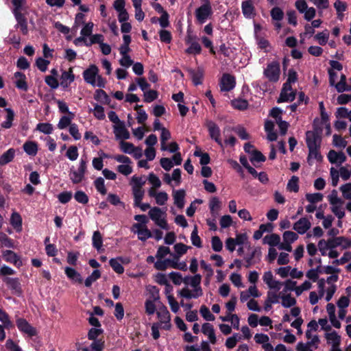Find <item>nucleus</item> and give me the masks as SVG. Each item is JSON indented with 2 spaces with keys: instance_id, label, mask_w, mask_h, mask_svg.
<instances>
[{
  "instance_id": "nucleus-1",
  "label": "nucleus",
  "mask_w": 351,
  "mask_h": 351,
  "mask_svg": "<svg viewBox=\"0 0 351 351\" xmlns=\"http://www.w3.org/2000/svg\"><path fill=\"white\" fill-rule=\"evenodd\" d=\"M83 77L85 82L93 86L104 88L106 85V80L99 74V69L94 64L83 72Z\"/></svg>"
},
{
  "instance_id": "nucleus-2",
  "label": "nucleus",
  "mask_w": 351,
  "mask_h": 351,
  "mask_svg": "<svg viewBox=\"0 0 351 351\" xmlns=\"http://www.w3.org/2000/svg\"><path fill=\"white\" fill-rule=\"evenodd\" d=\"M148 215L156 226L165 230L169 229L167 220L166 210L158 206H154L149 209Z\"/></svg>"
},
{
  "instance_id": "nucleus-3",
  "label": "nucleus",
  "mask_w": 351,
  "mask_h": 351,
  "mask_svg": "<svg viewBox=\"0 0 351 351\" xmlns=\"http://www.w3.org/2000/svg\"><path fill=\"white\" fill-rule=\"evenodd\" d=\"M327 198L330 204V210L334 215L339 219L343 218L345 216L344 202L338 196L337 191L332 190Z\"/></svg>"
},
{
  "instance_id": "nucleus-4",
  "label": "nucleus",
  "mask_w": 351,
  "mask_h": 351,
  "mask_svg": "<svg viewBox=\"0 0 351 351\" xmlns=\"http://www.w3.org/2000/svg\"><path fill=\"white\" fill-rule=\"evenodd\" d=\"M145 181L141 177L134 176L131 180L132 192L134 199V205L139 204L144 196V190L142 189Z\"/></svg>"
},
{
  "instance_id": "nucleus-5",
  "label": "nucleus",
  "mask_w": 351,
  "mask_h": 351,
  "mask_svg": "<svg viewBox=\"0 0 351 351\" xmlns=\"http://www.w3.org/2000/svg\"><path fill=\"white\" fill-rule=\"evenodd\" d=\"M158 324L160 328L165 330H170L171 328V315L167 308L162 304L156 311Z\"/></svg>"
},
{
  "instance_id": "nucleus-6",
  "label": "nucleus",
  "mask_w": 351,
  "mask_h": 351,
  "mask_svg": "<svg viewBox=\"0 0 351 351\" xmlns=\"http://www.w3.org/2000/svg\"><path fill=\"white\" fill-rule=\"evenodd\" d=\"M263 74L269 82H276L280 78V63L278 61L268 63L264 69Z\"/></svg>"
},
{
  "instance_id": "nucleus-7",
  "label": "nucleus",
  "mask_w": 351,
  "mask_h": 351,
  "mask_svg": "<svg viewBox=\"0 0 351 351\" xmlns=\"http://www.w3.org/2000/svg\"><path fill=\"white\" fill-rule=\"evenodd\" d=\"M86 169V162L83 159L80 160V165L77 169H75L73 167L71 168L69 177L73 184H78L83 180L84 178Z\"/></svg>"
},
{
  "instance_id": "nucleus-8",
  "label": "nucleus",
  "mask_w": 351,
  "mask_h": 351,
  "mask_svg": "<svg viewBox=\"0 0 351 351\" xmlns=\"http://www.w3.org/2000/svg\"><path fill=\"white\" fill-rule=\"evenodd\" d=\"M337 280L338 276L336 274H332L330 276L328 277L326 280L324 279V287L326 290L325 300L326 302H329L336 292L337 285L333 282H337Z\"/></svg>"
},
{
  "instance_id": "nucleus-9",
  "label": "nucleus",
  "mask_w": 351,
  "mask_h": 351,
  "mask_svg": "<svg viewBox=\"0 0 351 351\" xmlns=\"http://www.w3.org/2000/svg\"><path fill=\"white\" fill-rule=\"evenodd\" d=\"M213 14L211 4H202L195 11L197 21L200 23H204Z\"/></svg>"
},
{
  "instance_id": "nucleus-10",
  "label": "nucleus",
  "mask_w": 351,
  "mask_h": 351,
  "mask_svg": "<svg viewBox=\"0 0 351 351\" xmlns=\"http://www.w3.org/2000/svg\"><path fill=\"white\" fill-rule=\"evenodd\" d=\"M131 231L137 234L138 239L145 241L152 237L151 231L145 224H133Z\"/></svg>"
},
{
  "instance_id": "nucleus-11",
  "label": "nucleus",
  "mask_w": 351,
  "mask_h": 351,
  "mask_svg": "<svg viewBox=\"0 0 351 351\" xmlns=\"http://www.w3.org/2000/svg\"><path fill=\"white\" fill-rule=\"evenodd\" d=\"M324 279L321 278L317 282V289L318 291H311L309 293V302L311 305L316 304L319 300L326 296V290L324 287Z\"/></svg>"
},
{
  "instance_id": "nucleus-12",
  "label": "nucleus",
  "mask_w": 351,
  "mask_h": 351,
  "mask_svg": "<svg viewBox=\"0 0 351 351\" xmlns=\"http://www.w3.org/2000/svg\"><path fill=\"white\" fill-rule=\"evenodd\" d=\"M152 295V300H147L145 303V312L147 315H153L156 311L155 301H158L160 299L159 290L156 287H152L150 289Z\"/></svg>"
},
{
  "instance_id": "nucleus-13",
  "label": "nucleus",
  "mask_w": 351,
  "mask_h": 351,
  "mask_svg": "<svg viewBox=\"0 0 351 351\" xmlns=\"http://www.w3.org/2000/svg\"><path fill=\"white\" fill-rule=\"evenodd\" d=\"M330 248H335L341 247L342 249L346 250L351 247V239L345 237H337L328 239L326 240Z\"/></svg>"
},
{
  "instance_id": "nucleus-14",
  "label": "nucleus",
  "mask_w": 351,
  "mask_h": 351,
  "mask_svg": "<svg viewBox=\"0 0 351 351\" xmlns=\"http://www.w3.org/2000/svg\"><path fill=\"white\" fill-rule=\"evenodd\" d=\"M210 136L221 147H223V143L222 142L220 135V129L217 125L212 121H209L206 123Z\"/></svg>"
},
{
  "instance_id": "nucleus-15",
  "label": "nucleus",
  "mask_w": 351,
  "mask_h": 351,
  "mask_svg": "<svg viewBox=\"0 0 351 351\" xmlns=\"http://www.w3.org/2000/svg\"><path fill=\"white\" fill-rule=\"evenodd\" d=\"M325 337L327 343L331 346L330 351L341 350L339 348L341 337L336 331L326 333Z\"/></svg>"
},
{
  "instance_id": "nucleus-16",
  "label": "nucleus",
  "mask_w": 351,
  "mask_h": 351,
  "mask_svg": "<svg viewBox=\"0 0 351 351\" xmlns=\"http://www.w3.org/2000/svg\"><path fill=\"white\" fill-rule=\"evenodd\" d=\"M263 280L270 289L279 291L282 285V282L274 279V275L271 271H267L264 273Z\"/></svg>"
},
{
  "instance_id": "nucleus-17",
  "label": "nucleus",
  "mask_w": 351,
  "mask_h": 351,
  "mask_svg": "<svg viewBox=\"0 0 351 351\" xmlns=\"http://www.w3.org/2000/svg\"><path fill=\"white\" fill-rule=\"evenodd\" d=\"M16 326L20 331L29 337L35 336L37 334L36 328L31 326L25 319L18 318L16 319Z\"/></svg>"
},
{
  "instance_id": "nucleus-18",
  "label": "nucleus",
  "mask_w": 351,
  "mask_h": 351,
  "mask_svg": "<svg viewBox=\"0 0 351 351\" xmlns=\"http://www.w3.org/2000/svg\"><path fill=\"white\" fill-rule=\"evenodd\" d=\"M311 227V223L307 217H302L293 226V229L300 234H305Z\"/></svg>"
},
{
  "instance_id": "nucleus-19",
  "label": "nucleus",
  "mask_w": 351,
  "mask_h": 351,
  "mask_svg": "<svg viewBox=\"0 0 351 351\" xmlns=\"http://www.w3.org/2000/svg\"><path fill=\"white\" fill-rule=\"evenodd\" d=\"M113 132L117 139L127 140L130 138V132L127 130L123 121L117 125H113Z\"/></svg>"
},
{
  "instance_id": "nucleus-20",
  "label": "nucleus",
  "mask_w": 351,
  "mask_h": 351,
  "mask_svg": "<svg viewBox=\"0 0 351 351\" xmlns=\"http://www.w3.org/2000/svg\"><path fill=\"white\" fill-rule=\"evenodd\" d=\"M235 77L230 74H223L220 81V88L222 91H230L235 86Z\"/></svg>"
},
{
  "instance_id": "nucleus-21",
  "label": "nucleus",
  "mask_w": 351,
  "mask_h": 351,
  "mask_svg": "<svg viewBox=\"0 0 351 351\" xmlns=\"http://www.w3.org/2000/svg\"><path fill=\"white\" fill-rule=\"evenodd\" d=\"M178 295L188 300L196 299L201 297L203 295L202 289H195L191 290L187 287H185L178 291Z\"/></svg>"
},
{
  "instance_id": "nucleus-22",
  "label": "nucleus",
  "mask_w": 351,
  "mask_h": 351,
  "mask_svg": "<svg viewBox=\"0 0 351 351\" xmlns=\"http://www.w3.org/2000/svg\"><path fill=\"white\" fill-rule=\"evenodd\" d=\"M295 93L293 91L291 85L285 83L278 102L292 101L295 99Z\"/></svg>"
},
{
  "instance_id": "nucleus-23",
  "label": "nucleus",
  "mask_w": 351,
  "mask_h": 351,
  "mask_svg": "<svg viewBox=\"0 0 351 351\" xmlns=\"http://www.w3.org/2000/svg\"><path fill=\"white\" fill-rule=\"evenodd\" d=\"M172 197L174 204L180 209L183 208L185 204V191L184 189H173L172 191Z\"/></svg>"
},
{
  "instance_id": "nucleus-24",
  "label": "nucleus",
  "mask_w": 351,
  "mask_h": 351,
  "mask_svg": "<svg viewBox=\"0 0 351 351\" xmlns=\"http://www.w3.org/2000/svg\"><path fill=\"white\" fill-rule=\"evenodd\" d=\"M306 141L308 148L319 147L321 138L313 131H308L306 133Z\"/></svg>"
},
{
  "instance_id": "nucleus-25",
  "label": "nucleus",
  "mask_w": 351,
  "mask_h": 351,
  "mask_svg": "<svg viewBox=\"0 0 351 351\" xmlns=\"http://www.w3.org/2000/svg\"><path fill=\"white\" fill-rule=\"evenodd\" d=\"M3 259L8 263H12L19 267L22 265V261L17 254L11 250H5L2 253Z\"/></svg>"
},
{
  "instance_id": "nucleus-26",
  "label": "nucleus",
  "mask_w": 351,
  "mask_h": 351,
  "mask_svg": "<svg viewBox=\"0 0 351 351\" xmlns=\"http://www.w3.org/2000/svg\"><path fill=\"white\" fill-rule=\"evenodd\" d=\"M326 311L332 325L336 328H340L341 323L336 317L335 305L332 303H328L326 305Z\"/></svg>"
},
{
  "instance_id": "nucleus-27",
  "label": "nucleus",
  "mask_w": 351,
  "mask_h": 351,
  "mask_svg": "<svg viewBox=\"0 0 351 351\" xmlns=\"http://www.w3.org/2000/svg\"><path fill=\"white\" fill-rule=\"evenodd\" d=\"M202 332L208 337L212 344H215L217 338L215 333V329L210 323H204L202 326Z\"/></svg>"
},
{
  "instance_id": "nucleus-28",
  "label": "nucleus",
  "mask_w": 351,
  "mask_h": 351,
  "mask_svg": "<svg viewBox=\"0 0 351 351\" xmlns=\"http://www.w3.org/2000/svg\"><path fill=\"white\" fill-rule=\"evenodd\" d=\"M17 22L16 27L19 28L23 34L27 35L28 33L27 21L23 14H16L14 15Z\"/></svg>"
},
{
  "instance_id": "nucleus-29",
  "label": "nucleus",
  "mask_w": 351,
  "mask_h": 351,
  "mask_svg": "<svg viewBox=\"0 0 351 351\" xmlns=\"http://www.w3.org/2000/svg\"><path fill=\"white\" fill-rule=\"evenodd\" d=\"M190 77L193 84L197 86L202 83L204 77V71L202 69L198 68L197 69H189L188 70Z\"/></svg>"
},
{
  "instance_id": "nucleus-30",
  "label": "nucleus",
  "mask_w": 351,
  "mask_h": 351,
  "mask_svg": "<svg viewBox=\"0 0 351 351\" xmlns=\"http://www.w3.org/2000/svg\"><path fill=\"white\" fill-rule=\"evenodd\" d=\"M219 319L224 322H230L232 327L234 329H239L240 318L237 314H232L231 313L227 312L226 315L220 316Z\"/></svg>"
},
{
  "instance_id": "nucleus-31",
  "label": "nucleus",
  "mask_w": 351,
  "mask_h": 351,
  "mask_svg": "<svg viewBox=\"0 0 351 351\" xmlns=\"http://www.w3.org/2000/svg\"><path fill=\"white\" fill-rule=\"evenodd\" d=\"M60 80L61 86L64 88L68 87L75 80V76L73 74L72 69L70 68L68 71L62 72Z\"/></svg>"
},
{
  "instance_id": "nucleus-32",
  "label": "nucleus",
  "mask_w": 351,
  "mask_h": 351,
  "mask_svg": "<svg viewBox=\"0 0 351 351\" xmlns=\"http://www.w3.org/2000/svg\"><path fill=\"white\" fill-rule=\"evenodd\" d=\"M242 12L246 18H252L255 15L254 7L252 1H245L241 5Z\"/></svg>"
},
{
  "instance_id": "nucleus-33",
  "label": "nucleus",
  "mask_w": 351,
  "mask_h": 351,
  "mask_svg": "<svg viewBox=\"0 0 351 351\" xmlns=\"http://www.w3.org/2000/svg\"><path fill=\"white\" fill-rule=\"evenodd\" d=\"M328 158L331 163L341 164L346 160V157L343 152L331 150L328 152Z\"/></svg>"
},
{
  "instance_id": "nucleus-34",
  "label": "nucleus",
  "mask_w": 351,
  "mask_h": 351,
  "mask_svg": "<svg viewBox=\"0 0 351 351\" xmlns=\"http://www.w3.org/2000/svg\"><path fill=\"white\" fill-rule=\"evenodd\" d=\"M16 86L23 90H27V84L26 82V76L21 72H16L14 73Z\"/></svg>"
},
{
  "instance_id": "nucleus-35",
  "label": "nucleus",
  "mask_w": 351,
  "mask_h": 351,
  "mask_svg": "<svg viewBox=\"0 0 351 351\" xmlns=\"http://www.w3.org/2000/svg\"><path fill=\"white\" fill-rule=\"evenodd\" d=\"M221 203L217 197H213L209 201V208L211 214L216 217L221 209Z\"/></svg>"
},
{
  "instance_id": "nucleus-36",
  "label": "nucleus",
  "mask_w": 351,
  "mask_h": 351,
  "mask_svg": "<svg viewBox=\"0 0 351 351\" xmlns=\"http://www.w3.org/2000/svg\"><path fill=\"white\" fill-rule=\"evenodd\" d=\"M4 282L15 293H21V284L17 278H5Z\"/></svg>"
},
{
  "instance_id": "nucleus-37",
  "label": "nucleus",
  "mask_w": 351,
  "mask_h": 351,
  "mask_svg": "<svg viewBox=\"0 0 351 351\" xmlns=\"http://www.w3.org/2000/svg\"><path fill=\"white\" fill-rule=\"evenodd\" d=\"M65 274L66 276L73 281L77 282L78 283H82L83 279L80 273H78L75 269L66 267L64 269Z\"/></svg>"
},
{
  "instance_id": "nucleus-38",
  "label": "nucleus",
  "mask_w": 351,
  "mask_h": 351,
  "mask_svg": "<svg viewBox=\"0 0 351 351\" xmlns=\"http://www.w3.org/2000/svg\"><path fill=\"white\" fill-rule=\"evenodd\" d=\"M280 299L281 304L285 308H290L296 304V300L291 294H285V292L283 291L281 293Z\"/></svg>"
},
{
  "instance_id": "nucleus-39",
  "label": "nucleus",
  "mask_w": 351,
  "mask_h": 351,
  "mask_svg": "<svg viewBox=\"0 0 351 351\" xmlns=\"http://www.w3.org/2000/svg\"><path fill=\"white\" fill-rule=\"evenodd\" d=\"M255 39L258 49L263 50L266 53L270 51L271 47L269 40L261 35H257Z\"/></svg>"
},
{
  "instance_id": "nucleus-40",
  "label": "nucleus",
  "mask_w": 351,
  "mask_h": 351,
  "mask_svg": "<svg viewBox=\"0 0 351 351\" xmlns=\"http://www.w3.org/2000/svg\"><path fill=\"white\" fill-rule=\"evenodd\" d=\"M308 150L307 160L310 165H312L315 160L318 162L322 160V157L319 152V147L308 148Z\"/></svg>"
},
{
  "instance_id": "nucleus-41",
  "label": "nucleus",
  "mask_w": 351,
  "mask_h": 351,
  "mask_svg": "<svg viewBox=\"0 0 351 351\" xmlns=\"http://www.w3.org/2000/svg\"><path fill=\"white\" fill-rule=\"evenodd\" d=\"M280 241V237L277 234H271L266 235L263 240L264 244H267L269 246H271V247L278 246Z\"/></svg>"
},
{
  "instance_id": "nucleus-42",
  "label": "nucleus",
  "mask_w": 351,
  "mask_h": 351,
  "mask_svg": "<svg viewBox=\"0 0 351 351\" xmlns=\"http://www.w3.org/2000/svg\"><path fill=\"white\" fill-rule=\"evenodd\" d=\"M75 114L73 112H69V116H62L58 123V128L60 130L65 129L68 126H71L73 123H71L72 119L74 118Z\"/></svg>"
},
{
  "instance_id": "nucleus-43",
  "label": "nucleus",
  "mask_w": 351,
  "mask_h": 351,
  "mask_svg": "<svg viewBox=\"0 0 351 351\" xmlns=\"http://www.w3.org/2000/svg\"><path fill=\"white\" fill-rule=\"evenodd\" d=\"M23 149L29 156H36L38 152V145L34 141H27L23 145Z\"/></svg>"
},
{
  "instance_id": "nucleus-44",
  "label": "nucleus",
  "mask_w": 351,
  "mask_h": 351,
  "mask_svg": "<svg viewBox=\"0 0 351 351\" xmlns=\"http://www.w3.org/2000/svg\"><path fill=\"white\" fill-rule=\"evenodd\" d=\"M15 156V150L10 148L0 156V165H4L11 162Z\"/></svg>"
},
{
  "instance_id": "nucleus-45",
  "label": "nucleus",
  "mask_w": 351,
  "mask_h": 351,
  "mask_svg": "<svg viewBox=\"0 0 351 351\" xmlns=\"http://www.w3.org/2000/svg\"><path fill=\"white\" fill-rule=\"evenodd\" d=\"M7 115L6 120L1 123V127L5 129L10 128L12 125V121L14 117V112L11 108L5 109Z\"/></svg>"
},
{
  "instance_id": "nucleus-46",
  "label": "nucleus",
  "mask_w": 351,
  "mask_h": 351,
  "mask_svg": "<svg viewBox=\"0 0 351 351\" xmlns=\"http://www.w3.org/2000/svg\"><path fill=\"white\" fill-rule=\"evenodd\" d=\"M10 223L15 229L21 230L22 227V218L18 213L14 212L12 214Z\"/></svg>"
},
{
  "instance_id": "nucleus-47",
  "label": "nucleus",
  "mask_w": 351,
  "mask_h": 351,
  "mask_svg": "<svg viewBox=\"0 0 351 351\" xmlns=\"http://www.w3.org/2000/svg\"><path fill=\"white\" fill-rule=\"evenodd\" d=\"M190 247V246H187L182 243H176L173 247L176 252V258L179 259L183 254L186 253Z\"/></svg>"
},
{
  "instance_id": "nucleus-48",
  "label": "nucleus",
  "mask_w": 351,
  "mask_h": 351,
  "mask_svg": "<svg viewBox=\"0 0 351 351\" xmlns=\"http://www.w3.org/2000/svg\"><path fill=\"white\" fill-rule=\"evenodd\" d=\"M170 138H171L170 132L166 128H162V131H161V135H160L161 150H162V151L167 150V145H166V143Z\"/></svg>"
},
{
  "instance_id": "nucleus-49",
  "label": "nucleus",
  "mask_w": 351,
  "mask_h": 351,
  "mask_svg": "<svg viewBox=\"0 0 351 351\" xmlns=\"http://www.w3.org/2000/svg\"><path fill=\"white\" fill-rule=\"evenodd\" d=\"M346 75L342 74L340 81L335 84V88L339 93L350 91L351 90V86L346 84Z\"/></svg>"
},
{
  "instance_id": "nucleus-50",
  "label": "nucleus",
  "mask_w": 351,
  "mask_h": 351,
  "mask_svg": "<svg viewBox=\"0 0 351 351\" xmlns=\"http://www.w3.org/2000/svg\"><path fill=\"white\" fill-rule=\"evenodd\" d=\"M298 182H299L298 177H297L295 176H292L287 183V191H289L290 192L297 193L299 190Z\"/></svg>"
},
{
  "instance_id": "nucleus-51",
  "label": "nucleus",
  "mask_w": 351,
  "mask_h": 351,
  "mask_svg": "<svg viewBox=\"0 0 351 351\" xmlns=\"http://www.w3.org/2000/svg\"><path fill=\"white\" fill-rule=\"evenodd\" d=\"M92 241L93 247L96 248L97 251H99L101 249L103 241L102 236L99 231H95L93 232Z\"/></svg>"
},
{
  "instance_id": "nucleus-52",
  "label": "nucleus",
  "mask_w": 351,
  "mask_h": 351,
  "mask_svg": "<svg viewBox=\"0 0 351 351\" xmlns=\"http://www.w3.org/2000/svg\"><path fill=\"white\" fill-rule=\"evenodd\" d=\"M36 130L45 134H50L53 132V125L49 123H40L36 125Z\"/></svg>"
},
{
  "instance_id": "nucleus-53",
  "label": "nucleus",
  "mask_w": 351,
  "mask_h": 351,
  "mask_svg": "<svg viewBox=\"0 0 351 351\" xmlns=\"http://www.w3.org/2000/svg\"><path fill=\"white\" fill-rule=\"evenodd\" d=\"M312 283L309 280H305L302 284L294 288L297 296L300 295L304 291H308L312 288Z\"/></svg>"
},
{
  "instance_id": "nucleus-54",
  "label": "nucleus",
  "mask_w": 351,
  "mask_h": 351,
  "mask_svg": "<svg viewBox=\"0 0 351 351\" xmlns=\"http://www.w3.org/2000/svg\"><path fill=\"white\" fill-rule=\"evenodd\" d=\"M266 158L258 150L253 151L250 157V160L254 166H256V163L264 162Z\"/></svg>"
},
{
  "instance_id": "nucleus-55",
  "label": "nucleus",
  "mask_w": 351,
  "mask_h": 351,
  "mask_svg": "<svg viewBox=\"0 0 351 351\" xmlns=\"http://www.w3.org/2000/svg\"><path fill=\"white\" fill-rule=\"evenodd\" d=\"M200 266L204 270L206 275V280L208 283L210 278L213 276L214 271L211 266L206 263L205 261L202 260L200 261Z\"/></svg>"
},
{
  "instance_id": "nucleus-56",
  "label": "nucleus",
  "mask_w": 351,
  "mask_h": 351,
  "mask_svg": "<svg viewBox=\"0 0 351 351\" xmlns=\"http://www.w3.org/2000/svg\"><path fill=\"white\" fill-rule=\"evenodd\" d=\"M241 337L238 333L233 334L232 336L228 337L225 343V345L227 348L232 349L234 348L237 343V342L240 340Z\"/></svg>"
},
{
  "instance_id": "nucleus-57",
  "label": "nucleus",
  "mask_w": 351,
  "mask_h": 351,
  "mask_svg": "<svg viewBox=\"0 0 351 351\" xmlns=\"http://www.w3.org/2000/svg\"><path fill=\"white\" fill-rule=\"evenodd\" d=\"M119 145L121 150L125 154H131L134 151L135 146L132 143L121 140L119 143Z\"/></svg>"
},
{
  "instance_id": "nucleus-58",
  "label": "nucleus",
  "mask_w": 351,
  "mask_h": 351,
  "mask_svg": "<svg viewBox=\"0 0 351 351\" xmlns=\"http://www.w3.org/2000/svg\"><path fill=\"white\" fill-rule=\"evenodd\" d=\"M199 313L203 318L206 321H214L215 319V317L211 313L209 308L205 305L201 306Z\"/></svg>"
},
{
  "instance_id": "nucleus-59",
  "label": "nucleus",
  "mask_w": 351,
  "mask_h": 351,
  "mask_svg": "<svg viewBox=\"0 0 351 351\" xmlns=\"http://www.w3.org/2000/svg\"><path fill=\"white\" fill-rule=\"evenodd\" d=\"M94 185L97 189V191L100 193L101 195H106L107 193V190L105 186L104 180V178L99 177L97 178L94 181Z\"/></svg>"
},
{
  "instance_id": "nucleus-60",
  "label": "nucleus",
  "mask_w": 351,
  "mask_h": 351,
  "mask_svg": "<svg viewBox=\"0 0 351 351\" xmlns=\"http://www.w3.org/2000/svg\"><path fill=\"white\" fill-rule=\"evenodd\" d=\"M154 267L158 270H166L170 267V259H160L157 260L154 263Z\"/></svg>"
},
{
  "instance_id": "nucleus-61",
  "label": "nucleus",
  "mask_w": 351,
  "mask_h": 351,
  "mask_svg": "<svg viewBox=\"0 0 351 351\" xmlns=\"http://www.w3.org/2000/svg\"><path fill=\"white\" fill-rule=\"evenodd\" d=\"M169 199V195L165 191H159L155 198L156 204L164 206Z\"/></svg>"
},
{
  "instance_id": "nucleus-62",
  "label": "nucleus",
  "mask_w": 351,
  "mask_h": 351,
  "mask_svg": "<svg viewBox=\"0 0 351 351\" xmlns=\"http://www.w3.org/2000/svg\"><path fill=\"white\" fill-rule=\"evenodd\" d=\"M298 239V234L290 230L285 231L282 234V239L286 242H289L291 244L293 243Z\"/></svg>"
},
{
  "instance_id": "nucleus-63",
  "label": "nucleus",
  "mask_w": 351,
  "mask_h": 351,
  "mask_svg": "<svg viewBox=\"0 0 351 351\" xmlns=\"http://www.w3.org/2000/svg\"><path fill=\"white\" fill-rule=\"evenodd\" d=\"M230 280L235 287L238 288L244 287V285L242 282V277L239 274L232 273L230 276Z\"/></svg>"
},
{
  "instance_id": "nucleus-64",
  "label": "nucleus",
  "mask_w": 351,
  "mask_h": 351,
  "mask_svg": "<svg viewBox=\"0 0 351 351\" xmlns=\"http://www.w3.org/2000/svg\"><path fill=\"white\" fill-rule=\"evenodd\" d=\"M339 189L346 199H351V183H347L341 186Z\"/></svg>"
}]
</instances>
